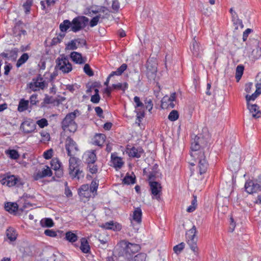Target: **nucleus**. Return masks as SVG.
<instances>
[{"label":"nucleus","instance_id":"nucleus-1","mask_svg":"<svg viewBox=\"0 0 261 261\" xmlns=\"http://www.w3.org/2000/svg\"><path fill=\"white\" fill-rule=\"evenodd\" d=\"M210 144L208 135L199 134L192 139L191 143V155L195 157L202 153H210Z\"/></svg>","mask_w":261,"mask_h":261},{"label":"nucleus","instance_id":"nucleus-2","mask_svg":"<svg viewBox=\"0 0 261 261\" xmlns=\"http://www.w3.org/2000/svg\"><path fill=\"white\" fill-rule=\"evenodd\" d=\"M69 174L72 178H76L79 179L81 178H83L84 173L83 170H80L81 161L79 159L73 156H70L69 160Z\"/></svg>","mask_w":261,"mask_h":261},{"label":"nucleus","instance_id":"nucleus-3","mask_svg":"<svg viewBox=\"0 0 261 261\" xmlns=\"http://www.w3.org/2000/svg\"><path fill=\"white\" fill-rule=\"evenodd\" d=\"M79 111L76 109L73 112L67 114L61 122V126L63 130H65L68 127V130L74 133L77 128V125L74 121L77 114H79Z\"/></svg>","mask_w":261,"mask_h":261},{"label":"nucleus","instance_id":"nucleus-4","mask_svg":"<svg viewBox=\"0 0 261 261\" xmlns=\"http://www.w3.org/2000/svg\"><path fill=\"white\" fill-rule=\"evenodd\" d=\"M122 249L121 255L128 259H131L133 255L141 249L140 245L131 243L123 240L121 242Z\"/></svg>","mask_w":261,"mask_h":261},{"label":"nucleus","instance_id":"nucleus-5","mask_svg":"<svg viewBox=\"0 0 261 261\" xmlns=\"http://www.w3.org/2000/svg\"><path fill=\"white\" fill-rule=\"evenodd\" d=\"M197 230L196 226L193 227L187 232L186 236L188 239L187 243L191 249L195 253V254L198 255V248L197 245V238H196Z\"/></svg>","mask_w":261,"mask_h":261},{"label":"nucleus","instance_id":"nucleus-6","mask_svg":"<svg viewBox=\"0 0 261 261\" xmlns=\"http://www.w3.org/2000/svg\"><path fill=\"white\" fill-rule=\"evenodd\" d=\"M89 22V19L84 16H78L73 19L71 23V30L76 33L84 29Z\"/></svg>","mask_w":261,"mask_h":261},{"label":"nucleus","instance_id":"nucleus-7","mask_svg":"<svg viewBox=\"0 0 261 261\" xmlns=\"http://www.w3.org/2000/svg\"><path fill=\"white\" fill-rule=\"evenodd\" d=\"M56 69L61 70L64 73L70 72L72 69V64L69 62L68 57L64 55H62V58H58L56 59Z\"/></svg>","mask_w":261,"mask_h":261},{"label":"nucleus","instance_id":"nucleus-8","mask_svg":"<svg viewBox=\"0 0 261 261\" xmlns=\"http://www.w3.org/2000/svg\"><path fill=\"white\" fill-rule=\"evenodd\" d=\"M245 191L249 194H253L261 191V175L258 176V179L254 180H248L245 184Z\"/></svg>","mask_w":261,"mask_h":261},{"label":"nucleus","instance_id":"nucleus-9","mask_svg":"<svg viewBox=\"0 0 261 261\" xmlns=\"http://www.w3.org/2000/svg\"><path fill=\"white\" fill-rule=\"evenodd\" d=\"M210 154H205L204 153L199 154L195 157H194L196 160L198 161V167L199 169V173L202 174L205 173L207 170L208 163L206 159V156Z\"/></svg>","mask_w":261,"mask_h":261},{"label":"nucleus","instance_id":"nucleus-10","mask_svg":"<svg viewBox=\"0 0 261 261\" xmlns=\"http://www.w3.org/2000/svg\"><path fill=\"white\" fill-rule=\"evenodd\" d=\"M1 182L2 185H6L9 187L14 186L19 187L23 185L21 179L14 175L7 176L3 178Z\"/></svg>","mask_w":261,"mask_h":261},{"label":"nucleus","instance_id":"nucleus-11","mask_svg":"<svg viewBox=\"0 0 261 261\" xmlns=\"http://www.w3.org/2000/svg\"><path fill=\"white\" fill-rule=\"evenodd\" d=\"M251 95H246L245 96L247 101V109L249 110L250 113L252 114L253 118L257 119L260 117L261 111L259 110V107L256 104H251L250 101L251 100L254 101L256 98L252 99L250 97Z\"/></svg>","mask_w":261,"mask_h":261},{"label":"nucleus","instance_id":"nucleus-12","mask_svg":"<svg viewBox=\"0 0 261 261\" xmlns=\"http://www.w3.org/2000/svg\"><path fill=\"white\" fill-rule=\"evenodd\" d=\"M152 199H161L162 187L160 183L154 180H148Z\"/></svg>","mask_w":261,"mask_h":261},{"label":"nucleus","instance_id":"nucleus-13","mask_svg":"<svg viewBox=\"0 0 261 261\" xmlns=\"http://www.w3.org/2000/svg\"><path fill=\"white\" fill-rule=\"evenodd\" d=\"M65 149L69 156H73L79 151L76 142L69 136L65 140Z\"/></svg>","mask_w":261,"mask_h":261},{"label":"nucleus","instance_id":"nucleus-14","mask_svg":"<svg viewBox=\"0 0 261 261\" xmlns=\"http://www.w3.org/2000/svg\"><path fill=\"white\" fill-rule=\"evenodd\" d=\"M50 165L52 169L55 170L56 177L60 178L63 176V167L58 158H54L52 159L50 161Z\"/></svg>","mask_w":261,"mask_h":261},{"label":"nucleus","instance_id":"nucleus-15","mask_svg":"<svg viewBox=\"0 0 261 261\" xmlns=\"http://www.w3.org/2000/svg\"><path fill=\"white\" fill-rule=\"evenodd\" d=\"M126 153L132 158H140L144 153V150L142 147H136L127 145L125 149Z\"/></svg>","mask_w":261,"mask_h":261},{"label":"nucleus","instance_id":"nucleus-16","mask_svg":"<svg viewBox=\"0 0 261 261\" xmlns=\"http://www.w3.org/2000/svg\"><path fill=\"white\" fill-rule=\"evenodd\" d=\"M43 78L41 74H38L36 78L33 79V82L29 84L30 88L33 91H36L40 88L43 89L45 87V82L43 81Z\"/></svg>","mask_w":261,"mask_h":261},{"label":"nucleus","instance_id":"nucleus-17","mask_svg":"<svg viewBox=\"0 0 261 261\" xmlns=\"http://www.w3.org/2000/svg\"><path fill=\"white\" fill-rule=\"evenodd\" d=\"M61 103L62 100L60 99L46 94L43 101L41 103L40 107L41 108H47V105L49 104L53 105L54 106H59Z\"/></svg>","mask_w":261,"mask_h":261},{"label":"nucleus","instance_id":"nucleus-18","mask_svg":"<svg viewBox=\"0 0 261 261\" xmlns=\"http://www.w3.org/2000/svg\"><path fill=\"white\" fill-rule=\"evenodd\" d=\"M20 128L24 133H31L35 129L36 124L33 120L31 119H26L21 123L20 125Z\"/></svg>","mask_w":261,"mask_h":261},{"label":"nucleus","instance_id":"nucleus-19","mask_svg":"<svg viewBox=\"0 0 261 261\" xmlns=\"http://www.w3.org/2000/svg\"><path fill=\"white\" fill-rule=\"evenodd\" d=\"M127 65L125 63L122 64L116 71H112L109 75L108 76L106 82L104 83V85L106 86H108L110 79L111 77L114 75H120L122 74V73L127 69Z\"/></svg>","mask_w":261,"mask_h":261},{"label":"nucleus","instance_id":"nucleus-20","mask_svg":"<svg viewBox=\"0 0 261 261\" xmlns=\"http://www.w3.org/2000/svg\"><path fill=\"white\" fill-rule=\"evenodd\" d=\"M255 91L251 95L252 99L257 98L261 94V71L255 77Z\"/></svg>","mask_w":261,"mask_h":261},{"label":"nucleus","instance_id":"nucleus-21","mask_svg":"<svg viewBox=\"0 0 261 261\" xmlns=\"http://www.w3.org/2000/svg\"><path fill=\"white\" fill-rule=\"evenodd\" d=\"M85 161L87 165L94 164L97 160V156L95 150H92L87 152L85 154Z\"/></svg>","mask_w":261,"mask_h":261},{"label":"nucleus","instance_id":"nucleus-22","mask_svg":"<svg viewBox=\"0 0 261 261\" xmlns=\"http://www.w3.org/2000/svg\"><path fill=\"white\" fill-rule=\"evenodd\" d=\"M70 57L71 60L74 63L79 64H84L86 62V58H83L82 54L76 51H73L70 54Z\"/></svg>","mask_w":261,"mask_h":261},{"label":"nucleus","instance_id":"nucleus-23","mask_svg":"<svg viewBox=\"0 0 261 261\" xmlns=\"http://www.w3.org/2000/svg\"><path fill=\"white\" fill-rule=\"evenodd\" d=\"M5 209L10 214L16 215V212L19 211L18 205L16 202H8L5 204Z\"/></svg>","mask_w":261,"mask_h":261},{"label":"nucleus","instance_id":"nucleus-24","mask_svg":"<svg viewBox=\"0 0 261 261\" xmlns=\"http://www.w3.org/2000/svg\"><path fill=\"white\" fill-rule=\"evenodd\" d=\"M142 212L141 208L140 207L135 208L133 212V219L131 220V223H133V222L134 221L137 224H140L142 222Z\"/></svg>","mask_w":261,"mask_h":261},{"label":"nucleus","instance_id":"nucleus-25","mask_svg":"<svg viewBox=\"0 0 261 261\" xmlns=\"http://www.w3.org/2000/svg\"><path fill=\"white\" fill-rule=\"evenodd\" d=\"M111 162L113 164V166L117 168L120 169L124 164L122 158L117 156V153H113L111 154Z\"/></svg>","mask_w":261,"mask_h":261},{"label":"nucleus","instance_id":"nucleus-26","mask_svg":"<svg viewBox=\"0 0 261 261\" xmlns=\"http://www.w3.org/2000/svg\"><path fill=\"white\" fill-rule=\"evenodd\" d=\"M101 227L106 229H111L115 231L120 230L121 229V226L119 224L114 223L113 221L102 224Z\"/></svg>","mask_w":261,"mask_h":261},{"label":"nucleus","instance_id":"nucleus-27","mask_svg":"<svg viewBox=\"0 0 261 261\" xmlns=\"http://www.w3.org/2000/svg\"><path fill=\"white\" fill-rule=\"evenodd\" d=\"M53 175V172L51 169L49 168V167L46 166V169H44L42 170V171L38 172L35 177V180H38L39 179H41L45 177H50Z\"/></svg>","mask_w":261,"mask_h":261},{"label":"nucleus","instance_id":"nucleus-28","mask_svg":"<svg viewBox=\"0 0 261 261\" xmlns=\"http://www.w3.org/2000/svg\"><path fill=\"white\" fill-rule=\"evenodd\" d=\"M81 245L80 248L82 252L84 253L90 252V246L89 242L86 238H82L80 240Z\"/></svg>","mask_w":261,"mask_h":261},{"label":"nucleus","instance_id":"nucleus-29","mask_svg":"<svg viewBox=\"0 0 261 261\" xmlns=\"http://www.w3.org/2000/svg\"><path fill=\"white\" fill-rule=\"evenodd\" d=\"M159 173V166L155 164L151 168V171L148 175V180H154Z\"/></svg>","mask_w":261,"mask_h":261},{"label":"nucleus","instance_id":"nucleus-30","mask_svg":"<svg viewBox=\"0 0 261 261\" xmlns=\"http://www.w3.org/2000/svg\"><path fill=\"white\" fill-rule=\"evenodd\" d=\"M24 24L23 22L19 20L15 24L14 28V32L15 34H17V35L20 36L21 35H25L27 34V32L23 28Z\"/></svg>","mask_w":261,"mask_h":261},{"label":"nucleus","instance_id":"nucleus-31","mask_svg":"<svg viewBox=\"0 0 261 261\" xmlns=\"http://www.w3.org/2000/svg\"><path fill=\"white\" fill-rule=\"evenodd\" d=\"M136 176L133 172H132V175L127 173L125 177L122 179V184L127 185L134 184L136 183Z\"/></svg>","mask_w":261,"mask_h":261},{"label":"nucleus","instance_id":"nucleus-32","mask_svg":"<svg viewBox=\"0 0 261 261\" xmlns=\"http://www.w3.org/2000/svg\"><path fill=\"white\" fill-rule=\"evenodd\" d=\"M147 70L152 73H154L157 71V64L152 59H148L146 64Z\"/></svg>","mask_w":261,"mask_h":261},{"label":"nucleus","instance_id":"nucleus-33","mask_svg":"<svg viewBox=\"0 0 261 261\" xmlns=\"http://www.w3.org/2000/svg\"><path fill=\"white\" fill-rule=\"evenodd\" d=\"M106 136L103 134H97L94 136V143L95 145L102 146L105 142Z\"/></svg>","mask_w":261,"mask_h":261},{"label":"nucleus","instance_id":"nucleus-34","mask_svg":"<svg viewBox=\"0 0 261 261\" xmlns=\"http://www.w3.org/2000/svg\"><path fill=\"white\" fill-rule=\"evenodd\" d=\"M79 194L85 197L90 196L89 194V186L88 184L83 185L79 189Z\"/></svg>","mask_w":261,"mask_h":261},{"label":"nucleus","instance_id":"nucleus-35","mask_svg":"<svg viewBox=\"0 0 261 261\" xmlns=\"http://www.w3.org/2000/svg\"><path fill=\"white\" fill-rule=\"evenodd\" d=\"M6 236L11 241H14L17 238L16 230L12 227H9L6 230Z\"/></svg>","mask_w":261,"mask_h":261},{"label":"nucleus","instance_id":"nucleus-36","mask_svg":"<svg viewBox=\"0 0 261 261\" xmlns=\"http://www.w3.org/2000/svg\"><path fill=\"white\" fill-rule=\"evenodd\" d=\"M81 39L78 38L72 40L70 42L66 44V49L75 50L77 48L76 42L80 44Z\"/></svg>","mask_w":261,"mask_h":261},{"label":"nucleus","instance_id":"nucleus-37","mask_svg":"<svg viewBox=\"0 0 261 261\" xmlns=\"http://www.w3.org/2000/svg\"><path fill=\"white\" fill-rule=\"evenodd\" d=\"M64 239L70 243H74L77 240L78 237L75 233L71 231H69L65 233Z\"/></svg>","mask_w":261,"mask_h":261},{"label":"nucleus","instance_id":"nucleus-38","mask_svg":"<svg viewBox=\"0 0 261 261\" xmlns=\"http://www.w3.org/2000/svg\"><path fill=\"white\" fill-rule=\"evenodd\" d=\"M191 49L194 55L198 56L200 52V44L195 40V37L193 39L192 46Z\"/></svg>","mask_w":261,"mask_h":261},{"label":"nucleus","instance_id":"nucleus-39","mask_svg":"<svg viewBox=\"0 0 261 261\" xmlns=\"http://www.w3.org/2000/svg\"><path fill=\"white\" fill-rule=\"evenodd\" d=\"M40 225L43 227H51L54 225V222L51 218H46L40 221Z\"/></svg>","mask_w":261,"mask_h":261},{"label":"nucleus","instance_id":"nucleus-40","mask_svg":"<svg viewBox=\"0 0 261 261\" xmlns=\"http://www.w3.org/2000/svg\"><path fill=\"white\" fill-rule=\"evenodd\" d=\"M71 28V22L68 20H64L63 22H62L59 26L60 31L64 33V32H66L67 30L69 28Z\"/></svg>","mask_w":261,"mask_h":261},{"label":"nucleus","instance_id":"nucleus-41","mask_svg":"<svg viewBox=\"0 0 261 261\" xmlns=\"http://www.w3.org/2000/svg\"><path fill=\"white\" fill-rule=\"evenodd\" d=\"M65 36V33H60L56 37H54L53 38L51 42H50V45L51 46H55L57 44L60 43L61 42L63 38Z\"/></svg>","mask_w":261,"mask_h":261},{"label":"nucleus","instance_id":"nucleus-42","mask_svg":"<svg viewBox=\"0 0 261 261\" xmlns=\"http://www.w3.org/2000/svg\"><path fill=\"white\" fill-rule=\"evenodd\" d=\"M29 58V55L27 53L23 54L19 59L17 60L16 66L17 68L20 67L22 64L27 62Z\"/></svg>","mask_w":261,"mask_h":261},{"label":"nucleus","instance_id":"nucleus-43","mask_svg":"<svg viewBox=\"0 0 261 261\" xmlns=\"http://www.w3.org/2000/svg\"><path fill=\"white\" fill-rule=\"evenodd\" d=\"M29 105V101L22 99L19 101L18 111L19 112H23L28 109Z\"/></svg>","mask_w":261,"mask_h":261},{"label":"nucleus","instance_id":"nucleus-44","mask_svg":"<svg viewBox=\"0 0 261 261\" xmlns=\"http://www.w3.org/2000/svg\"><path fill=\"white\" fill-rule=\"evenodd\" d=\"M197 196L196 195H193V199L191 201V205L189 206L187 209V211L189 213H192L194 212L197 206Z\"/></svg>","mask_w":261,"mask_h":261},{"label":"nucleus","instance_id":"nucleus-45","mask_svg":"<svg viewBox=\"0 0 261 261\" xmlns=\"http://www.w3.org/2000/svg\"><path fill=\"white\" fill-rule=\"evenodd\" d=\"M244 70V67L242 65H239L237 67L236 71V79L239 82L242 76Z\"/></svg>","mask_w":261,"mask_h":261},{"label":"nucleus","instance_id":"nucleus-46","mask_svg":"<svg viewBox=\"0 0 261 261\" xmlns=\"http://www.w3.org/2000/svg\"><path fill=\"white\" fill-rule=\"evenodd\" d=\"M6 154H7L10 158L13 160L18 159L19 157L18 152L15 149H9L6 151Z\"/></svg>","mask_w":261,"mask_h":261},{"label":"nucleus","instance_id":"nucleus-47","mask_svg":"<svg viewBox=\"0 0 261 261\" xmlns=\"http://www.w3.org/2000/svg\"><path fill=\"white\" fill-rule=\"evenodd\" d=\"M231 19L236 30H238L239 26L242 29L244 28L242 20L239 18L238 15L235 16V17L231 18Z\"/></svg>","mask_w":261,"mask_h":261},{"label":"nucleus","instance_id":"nucleus-48","mask_svg":"<svg viewBox=\"0 0 261 261\" xmlns=\"http://www.w3.org/2000/svg\"><path fill=\"white\" fill-rule=\"evenodd\" d=\"M179 114L177 111L172 110L169 114L168 118L171 121H174L178 119Z\"/></svg>","mask_w":261,"mask_h":261},{"label":"nucleus","instance_id":"nucleus-49","mask_svg":"<svg viewBox=\"0 0 261 261\" xmlns=\"http://www.w3.org/2000/svg\"><path fill=\"white\" fill-rule=\"evenodd\" d=\"M98 187V181L96 178L92 180L90 186L89 187V190L91 192H96Z\"/></svg>","mask_w":261,"mask_h":261},{"label":"nucleus","instance_id":"nucleus-50","mask_svg":"<svg viewBox=\"0 0 261 261\" xmlns=\"http://www.w3.org/2000/svg\"><path fill=\"white\" fill-rule=\"evenodd\" d=\"M251 55L253 56L254 59H258L261 57V47L258 46L255 48L253 49L251 53Z\"/></svg>","mask_w":261,"mask_h":261},{"label":"nucleus","instance_id":"nucleus-51","mask_svg":"<svg viewBox=\"0 0 261 261\" xmlns=\"http://www.w3.org/2000/svg\"><path fill=\"white\" fill-rule=\"evenodd\" d=\"M134 101L136 103V108H138V109H145L144 104L140 100L139 97L137 96H135Z\"/></svg>","mask_w":261,"mask_h":261},{"label":"nucleus","instance_id":"nucleus-52","mask_svg":"<svg viewBox=\"0 0 261 261\" xmlns=\"http://www.w3.org/2000/svg\"><path fill=\"white\" fill-rule=\"evenodd\" d=\"M161 107L162 109H173L175 107L173 101H169V104L167 103L165 100H162Z\"/></svg>","mask_w":261,"mask_h":261},{"label":"nucleus","instance_id":"nucleus-53","mask_svg":"<svg viewBox=\"0 0 261 261\" xmlns=\"http://www.w3.org/2000/svg\"><path fill=\"white\" fill-rule=\"evenodd\" d=\"M32 4L33 2L32 0H27L24 3H23L22 7L26 14H28L30 12L31 7Z\"/></svg>","mask_w":261,"mask_h":261},{"label":"nucleus","instance_id":"nucleus-54","mask_svg":"<svg viewBox=\"0 0 261 261\" xmlns=\"http://www.w3.org/2000/svg\"><path fill=\"white\" fill-rule=\"evenodd\" d=\"M146 258V254L144 253H140L135 255L134 259H132V261H145Z\"/></svg>","mask_w":261,"mask_h":261},{"label":"nucleus","instance_id":"nucleus-55","mask_svg":"<svg viewBox=\"0 0 261 261\" xmlns=\"http://www.w3.org/2000/svg\"><path fill=\"white\" fill-rule=\"evenodd\" d=\"M145 108L151 112L153 108V102L150 98H146L144 100Z\"/></svg>","mask_w":261,"mask_h":261},{"label":"nucleus","instance_id":"nucleus-56","mask_svg":"<svg viewBox=\"0 0 261 261\" xmlns=\"http://www.w3.org/2000/svg\"><path fill=\"white\" fill-rule=\"evenodd\" d=\"M87 169L91 174H96L98 171V166L94 164L87 165Z\"/></svg>","mask_w":261,"mask_h":261},{"label":"nucleus","instance_id":"nucleus-57","mask_svg":"<svg viewBox=\"0 0 261 261\" xmlns=\"http://www.w3.org/2000/svg\"><path fill=\"white\" fill-rule=\"evenodd\" d=\"M100 18H101L100 15H96V16L92 18L89 22V25L91 27H94L96 26L98 24L99 19Z\"/></svg>","mask_w":261,"mask_h":261},{"label":"nucleus","instance_id":"nucleus-58","mask_svg":"<svg viewBox=\"0 0 261 261\" xmlns=\"http://www.w3.org/2000/svg\"><path fill=\"white\" fill-rule=\"evenodd\" d=\"M185 247V243L182 242L180 244L174 246L173 251L176 254L179 253Z\"/></svg>","mask_w":261,"mask_h":261},{"label":"nucleus","instance_id":"nucleus-59","mask_svg":"<svg viewBox=\"0 0 261 261\" xmlns=\"http://www.w3.org/2000/svg\"><path fill=\"white\" fill-rule=\"evenodd\" d=\"M85 73L89 76H93L94 72L88 64H86L84 67Z\"/></svg>","mask_w":261,"mask_h":261},{"label":"nucleus","instance_id":"nucleus-60","mask_svg":"<svg viewBox=\"0 0 261 261\" xmlns=\"http://www.w3.org/2000/svg\"><path fill=\"white\" fill-rule=\"evenodd\" d=\"M120 8V4L118 0H113L112 8L113 10V13H117L118 12Z\"/></svg>","mask_w":261,"mask_h":261},{"label":"nucleus","instance_id":"nucleus-61","mask_svg":"<svg viewBox=\"0 0 261 261\" xmlns=\"http://www.w3.org/2000/svg\"><path fill=\"white\" fill-rule=\"evenodd\" d=\"M36 123L39 125L40 128H44L48 125V121L45 118H42L38 120Z\"/></svg>","mask_w":261,"mask_h":261},{"label":"nucleus","instance_id":"nucleus-62","mask_svg":"<svg viewBox=\"0 0 261 261\" xmlns=\"http://www.w3.org/2000/svg\"><path fill=\"white\" fill-rule=\"evenodd\" d=\"M53 149L50 148L45 151L43 153V157L46 160H49L51 158L53 155Z\"/></svg>","mask_w":261,"mask_h":261},{"label":"nucleus","instance_id":"nucleus-63","mask_svg":"<svg viewBox=\"0 0 261 261\" xmlns=\"http://www.w3.org/2000/svg\"><path fill=\"white\" fill-rule=\"evenodd\" d=\"M30 101L32 105H36L39 102L38 95L37 94H32L30 96Z\"/></svg>","mask_w":261,"mask_h":261},{"label":"nucleus","instance_id":"nucleus-64","mask_svg":"<svg viewBox=\"0 0 261 261\" xmlns=\"http://www.w3.org/2000/svg\"><path fill=\"white\" fill-rule=\"evenodd\" d=\"M40 135L42 138V141L44 142H48L50 140V135L48 133L42 131L40 133Z\"/></svg>","mask_w":261,"mask_h":261}]
</instances>
